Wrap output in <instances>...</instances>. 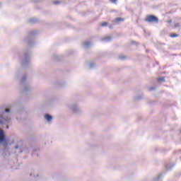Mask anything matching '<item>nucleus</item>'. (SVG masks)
<instances>
[{
	"label": "nucleus",
	"mask_w": 181,
	"mask_h": 181,
	"mask_svg": "<svg viewBox=\"0 0 181 181\" xmlns=\"http://www.w3.org/2000/svg\"><path fill=\"white\" fill-rule=\"evenodd\" d=\"M67 107L74 114H80V112H81L80 110V107H78L77 104L74 103H68Z\"/></svg>",
	"instance_id": "39448f33"
},
{
	"label": "nucleus",
	"mask_w": 181,
	"mask_h": 181,
	"mask_svg": "<svg viewBox=\"0 0 181 181\" xmlns=\"http://www.w3.org/2000/svg\"><path fill=\"white\" fill-rule=\"evenodd\" d=\"M179 35L177 34H170V37H178Z\"/></svg>",
	"instance_id": "412c9836"
},
{
	"label": "nucleus",
	"mask_w": 181,
	"mask_h": 181,
	"mask_svg": "<svg viewBox=\"0 0 181 181\" xmlns=\"http://www.w3.org/2000/svg\"><path fill=\"white\" fill-rule=\"evenodd\" d=\"M37 34V30L30 31L28 36L25 39V42L30 47H32V46H35V35Z\"/></svg>",
	"instance_id": "7ed1b4c3"
},
{
	"label": "nucleus",
	"mask_w": 181,
	"mask_h": 181,
	"mask_svg": "<svg viewBox=\"0 0 181 181\" xmlns=\"http://www.w3.org/2000/svg\"><path fill=\"white\" fill-rule=\"evenodd\" d=\"M6 129H9V125H6Z\"/></svg>",
	"instance_id": "7c9ffc66"
},
{
	"label": "nucleus",
	"mask_w": 181,
	"mask_h": 181,
	"mask_svg": "<svg viewBox=\"0 0 181 181\" xmlns=\"http://www.w3.org/2000/svg\"><path fill=\"white\" fill-rule=\"evenodd\" d=\"M45 119H46V121H47V122H50V121H52V119H53V117L49 114H45Z\"/></svg>",
	"instance_id": "f8f14e48"
},
{
	"label": "nucleus",
	"mask_w": 181,
	"mask_h": 181,
	"mask_svg": "<svg viewBox=\"0 0 181 181\" xmlns=\"http://www.w3.org/2000/svg\"><path fill=\"white\" fill-rule=\"evenodd\" d=\"M144 21L148 22V23H159V18L153 15L146 16Z\"/></svg>",
	"instance_id": "423d86ee"
},
{
	"label": "nucleus",
	"mask_w": 181,
	"mask_h": 181,
	"mask_svg": "<svg viewBox=\"0 0 181 181\" xmlns=\"http://www.w3.org/2000/svg\"><path fill=\"white\" fill-rule=\"evenodd\" d=\"M169 22H170V23H171V22H172V21H170Z\"/></svg>",
	"instance_id": "2f4dec72"
},
{
	"label": "nucleus",
	"mask_w": 181,
	"mask_h": 181,
	"mask_svg": "<svg viewBox=\"0 0 181 181\" xmlns=\"http://www.w3.org/2000/svg\"><path fill=\"white\" fill-rule=\"evenodd\" d=\"M143 97V95H139L137 97L134 98V100L135 101H139V100H142Z\"/></svg>",
	"instance_id": "f3484780"
},
{
	"label": "nucleus",
	"mask_w": 181,
	"mask_h": 181,
	"mask_svg": "<svg viewBox=\"0 0 181 181\" xmlns=\"http://www.w3.org/2000/svg\"><path fill=\"white\" fill-rule=\"evenodd\" d=\"M30 176H34V177H35V174L30 173Z\"/></svg>",
	"instance_id": "c85d7f7f"
},
{
	"label": "nucleus",
	"mask_w": 181,
	"mask_h": 181,
	"mask_svg": "<svg viewBox=\"0 0 181 181\" xmlns=\"http://www.w3.org/2000/svg\"><path fill=\"white\" fill-rule=\"evenodd\" d=\"M4 149L3 150L2 156L4 158V159H6L9 155H11V153H9V151L6 148V146H8V144H4Z\"/></svg>",
	"instance_id": "0eeeda50"
},
{
	"label": "nucleus",
	"mask_w": 181,
	"mask_h": 181,
	"mask_svg": "<svg viewBox=\"0 0 181 181\" xmlns=\"http://www.w3.org/2000/svg\"><path fill=\"white\" fill-rule=\"evenodd\" d=\"M131 44L132 45H135V42L133 41V42H131Z\"/></svg>",
	"instance_id": "c756f323"
},
{
	"label": "nucleus",
	"mask_w": 181,
	"mask_h": 181,
	"mask_svg": "<svg viewBox=\"0 0 181 181\" xmlns=\"http://www.w3.org/2000/svg\"><path fill=\"white\" fill-rule=\"evenodd\" d=\"M180 133H181V130H180Z\"/></svg>",
	"instance_id": "473e14b6"
},
{
	"label": "nucleus",
	"mask_w": 181,
	"mask_h": 181,
	"mask_svg": "<svg viewBox=\"0 0 181 181\" xmlns=\"http://www.w3.org/2000/svg\"><path fill=\"white\" fill-rule=\"evenodd\" d=\"M107 25H108V23L107 22H104V23H101V26H107Z\"/></svg>",
	"instance_id": "5701e85b"
},
{
	"label": "nucleus",
	"mask_w": 181,
	"mask_h": 181,
	"mask_svg": "<svg viewBox=\"0 0 181 181\" xmlns=\"http://www.w3.org/2000/svg\"><path fill=\"white\" fill-rule=\"evenodd\" d=\"M39 21L36 18H31L28 20V23H37Z\"/></svg>",
	"instance_id": "ddd939ff"
},
{
	"label": "nucleus",
	"mask_w": 181,
	"mask_h": 181,
	"mask_svg": "<svg viewBox=\"0 0 181 181\" xmlns=\"http://www.w3.org/2000/svg\"><path fill=\"white\" fill-rule=\"evenodd\" d=\"M26 78L27 76L26 75H25L22 77L21 80L20 86L22 93H28L32 89V88H30V85H29V83L26 81Z\"/></svg>",
	"instance_id": "f03ea898"
},
{
	"label": "nucleus",
	"mask_w": 181,
	"mask_h": 181,
	"mask_svg": "<svg viewBox=\"0 0 181 181\" xmlns=\"http://www.w3.org/2000/svg\"><path fill=\"white\" fill-rule=\"evenodd\" d=\"M94 67H95V64L90 62L88 64V68L89 69H94Z\"/></svg>",
	"instance_id": "a211bd4d"
},
{
	"label": "nucleus",
	"mask_w": 181,
	"mask_h": 181,
	"mask_svg": "<svg viewBox=\"0 0 181 181\" xmlns=\"http://www.w3.org/2000/svg\"><path fill=\"white\" fill-rule=\"evenodd\" d=\"M14 149H16V153H22L23 152V148L19 145L14 146Z\"/></svg>",
	"instance_id": "9d476101"
},
{
	"label": "nucleus",
	"mask_w": 181,
	"mask_h": 181,
	"mask_svg": "<svg viewBox=\"0 0 181 181\" xmlns=\"http://www.w3.org/2000/svg\"><path fill=\"white\" fill-rule=\"evenodd\" d=\"M20 62L23 66L30 64V53L29 51L25 52L23 55H20Z\"/></svg>",
	"instance_id": "20e7f679"
},
{
	"label": "nucleus",
	"mask_w": 181,
	"mask_h": 181,
	"mask_svg": "<svg viewBox=\"0 0 181 181\" xmlns=\"http://www.w3.org/2000/svg\"><path fill=\"white\" fill-rule=\"evenodd\" d=\"M157 81H158V83H163V81H165V77L158 78L157 79Z\"/></svg>",
	"instance_id": "6ab92c4d"
},
{
	"label": "nucleus",
	"mask_w": 181,
	"mask_h": 181,
	"mask_svg": "<svg viewBox=\"0 0 181 181\" xmlns=\"http://www.w3.org/2000/svg\"><path fill=\"white\" fill-rule=\"evenodd\" d=\"M119 59L120 60H124V59H125V57L123 56V55H119Z\"/></svg>",
	"instance_id": "4be33fe9"
},
{
	"label": "nucleus",
	"mask_w": 181,
	"mask_h": 181,
	"mask_svg": "<svg viewBox=\"0 0 181 181\" xmlns=\"http://www.w3.org/2000/svg\"><path fill=\"white\" fill-rule=\"evenodd\" d=\"M53 59L54 60H57V62H59V60H62V57L59 55H54Z\"/></svg>",
	"instance_id": "dca6fc26"
},
{
	"label": "nucleus",
	"mask_w": 181,
	"mask_h": 181,
	"mask_svg": "<svg viewBox=\"0 0 181 181\" xmlns=\"http://www.w3.org/2000/svg\"><path fill=\"white\" fill-rule=\"evenodd\" d=\"M35 152H37V149H34V150H33V153H32V156H35Z\"/></svg>",
	"instance_id": "393cba45"
},
{
	"label": "nucleus",
	"mask_w": 181,
	"mask_h": 181,
	"mask_svg": "<svg viewBox=\"0 0 181 181\" xmlns=\"http://www.w3.org/2000/svg\"><path fill=\"white\" fill-rule=\"evenodd\" d=\"M53 4H54V5H59V4H60V1H53Z\"/></svg>",
	"instance_id": "b1692460"
},
{
	"label": "nucleus",
	"mask_w": 181,
	"mask_h": 181,
	"mask_svg": "<svg viewBox=\"0 0 181 181\" xmlns=\"http://www.w3.org/2000/svg\"><path fill=\"white\" fill-rule=\"evenodd\" d=\"M148 90L149 91H153L155 90V87H151Z\"/></svg>",
	"instance_id": "cd10ccee"
},
{
	"label": "nucleus",
	"mask_w": 181,
	"mask_h": 181,
	"mask_svg": "<svg viewBox=\"0 0 181 181\" xmlns=\"http://www.w3.org/2000/svg\"><path fill=\"white\" fill-rule=\"evenodd\" d=\"M92 45H93V43H91L88 40H86V41L83 42L82 46H83V49H88V47H90V46Z\"/></svg>",
	"instance_id": "1a4fd4ad"
},
{
	"label": "nucleus",
	"mask_w": 181,
	"mask_h": 181,
	"mask_svg": "<svg viewBox=\"0 0 181 181\" xmlns=\"http://www.w3.org/2000/svg\"><path fill=\"white\" fill-rule=\"evenodd\" d=\"M180 26V23H177L175 24V28H179Z\"/></svg>",
	"instance_id": "a878e982"
},
{
	"label": "nucleus",
	"mask_w": 181,
	"mask_h": 181,
	"mask_svg": "<svg viewBox=\"0 0 181 181\" xmlns=\"http://www.w3.org/2000/svg\"><path fill=\"white\" fill-rule=\"evenodd\" d=\"M162 177H163V174L160 173L156 177H154L152 181H162Z\"/></svg>",
	"instance_id": "9b49d317"
},
{
	"label": "nucleus",
	"mask_w": 181,
	"mask_h": 181,
	"mask_svg": "<svg viewBox=\"0 0 181 181\" xmlns=\"http://www.w3.org/2000/svg\"><path fill=\"white\" fill-rule=\"evenodd\" d=\"M121 21H124V19L122 18L119 17V18H115V22H116V23L121 22Z\"/></svg>",
	"instance_id": "aec40b11"
},
{
	"label": "nucleus",
	"mask_w": 181,
	"mask_h": 181,
	"mask_svg": "<svg viewBox=\"0 0 181 181\" xmlns=\"http://www.w3.org/2000/svg\"><path fill=\"white\" fill-rule=\"evenodd\" d=\"M5 141H6L5 133L4 132V130L0 129V144H2V142H5Z\"/></svg>",
	"instance_id": "6e6552de"
},
{
	"label": "nucleus",
	"mask_w": 181,
	"mask_h": 181,
	"mask_svg": "<svg viewBox=\"0 0 181 181\" xmlns=\"http://www.w3.org/2000/svg\"><path fill=\"white\" fill-rule=\"evenodd\" d=\"M173 168H175V164L168 163L165 165L166 170H170V169H173Z\"/></svg>",
	"instance_id": "4468645a"
},
{
	"label": "nucleus",
	"mask_w": 181,
	"mask_h": 181,
	"mask_svg": "<svg viewBox=\"0 0 181 181\" xmlns=\"http://www.w3.org/2000/svg\"><path fill=\"white\" fill-rule=\"evenodd\" d=\"M9 112H11L10 109H6L4 112L0 115V124L1 125H4V122L6 124L11 123V116L9 115Z\"/></svg>",
	"instance_id": "f257e3e1"
},
{
	"label": "nucleus",
	"mask_w": 181,
	"mask_h": 181,
	"mask_svg": "<svg viewBox=\"0 0 181 181\" xmlns=\"http://www.w3.org/2000/svg\"><path fill=\"white\" fill-rule=\"evenodd\" d=\"M102 42H111V36H106L102 38Z\"/></svg>",
	"instance_id": "2eb2a0df"
},
{
	"label": "nucleus",
	"mask_w": 181,
	"mask_h": 181,
	"mask_svg": "<svg viewBox=\"0 0 181 181\" xmlns=\"http://www.w3.org/2000/svg\"><path fill=\"white\" fill-rule=\"evenodd\" d=\"M112 4H117V0H110Z\"/></svg>",
	"instance_id": "bb28decb"
}]
</instances>
